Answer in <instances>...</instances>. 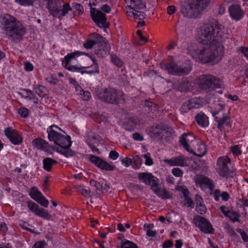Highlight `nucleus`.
<instances>
[{"mask_svg": "<svg viewBox=\"0 0 248 248\" xmlns=\"http://www.w3.org/2000/svg\"><path fill=\"white\" fill-rule=\"evenodd\" d=\"M228 39L224 27L217 21L204 24L198 32L199 45L190 44L188 53L197 62L215 64L222 59L224 53L222 43Z\"/></svg>", "mask_w": 248, "mask_h": 248, "instance_id": "obj_1", "label": "nucleus"}, {"mask_svg": "<svg viewBox=\"0 0 248 248\" xmlns=\"http://www.w3.org/2000/svg\"><path fill=\"white\" fill-rule=\"evenodd\" d=\"M1 33L13 42H20L26 33V29L16 17L5 14L0 16Z\"/></svg>", "mask_w": 248, "mask_h": 248, "instance_id": "obj_2", "label": "nucleus"}, {"mask_svg": "<svg viewBox=\"0 0 248 248\" xmlns=\"http://www.w3.org/2000/svg\"><path fill=\"white\" fill-rule=\"evenodd\" d=\"M83 54L87 55L86 53L79 51H75L74 52L68 54L62 61L63 66L69 71L78 72L81 74H88L92 75L94 73L99 74L98 65L93 59V64L89 66H76L70 64L73 60H75L78 57Z\"/></svg>", "mask_w": 248, "mask_h": 248, "instance_id": "obj_3", "label": "nucleus"}, {"mask_svg": "<svg viewBox=\"0 0 248 248\" xmlns=\"http://www.w3.org/2000/svg\"><path fill=\"white\" fill-rule=\"evenodd\" d=\"M210 1V0H188L187 3L181 5V12L185 17L197 18L209 4Z\"/></svg>", "mask_w": 248, "mask_h": 248, "instance_id": "obj_4", "label": "nucleus"}, {"mask_svg": "<svg viewBox=\"0 0 248 248\" xmlns=\"http://www.w3.org/2000/svg\"><path fill=\"white\" fill-rule=\"evenodd\" d=\"M95 95L101 101L111 104L118 105L124 102V93L115 88H104L95 92Z\"/></svg>", "mask_w": 248, "mask_h": 248, "instance_id": "obj_5", "label": "nucleus"}, {"mask_svg": "<svg viewBox=\"0 0 248 248\" xmlns=\"http://www.w3.org/2000/svg\"><path fill=\"white\" fill-rule=\"evenodd\" d=\"M198 84L201 90L209 93L216 89L221 88L223 82L218 77L211 74H206L199 76Z\"/></svg>", "mask_w": 248, "mask_h": 248, "instance_id": "obj_6", "label": "nucleus"}, {"mask_svg": "<svg viewBox=\"0 0 248 248\" xmlns=\"http://www.w3.org/2000/svg\"><path fill=\"white\" fill-rule=\"evenodd\" d=\"M62 4V1L61 0H50L48 1L47 8L50 14L54 17L61 19L72 10L69 3Z\"/></svg>", "mask_w": 248, "mask_h": 248, "instance_id": "obj_7", "label": "nucleus"}, {"mask_svg": "<svg viewBox=\"0 0 248 248\" xmlns=\"http://www.w3.org/2000/svg\"><path fill=\"white\" fill-rule=\"evenodd\" d=\"M125 1L128 7L127 13L129 16L140 20L145 18V13L140 10L145 9L146 6L141 0H125Z\"/></svg>", "mask_w": 248, "mask_h": 248, "instance_id": "obj_8", "label": "nucleus"}, {"mask_svg": "<svg viewBox=\"0 0 248 248\" xmlns=\"http://www.w3.org/2000/svg\"><path fill=\"white\" fill-rule=\"evenodd\" d=\"M224 105L222 103L217 104V110L214 109L212 111V116L214 117L215 120L217 123V128L222 130L225 125L229 126L230 125V118L225 114L224 112H221L224 108Z\"/></svg>", "mask_w": 248, "mask_h": 248, "instance_id": "obj_9", "label": "nucleus"}, {"mask_svg": "<svg viewBox=\"0 0 248 248\" xmlns=\"http://www.w3.org/2000/svg\"><path fill=\"white\" fill-rule=\"evenodd\" d=\"M165 69L168 73L177 76H184L189 74L191 67L190 66H181L174 62H171L165 66Z\"/></svg>", "mask_w": 248, "mask_h": 248, "instance_id": "obj_10", "label": "nucleus"}, {"mask_svg": "<svg viewBox=\"0 0 248 248\" xmlns=\"http://www.w3.org/2000/svg\"><path fill=\"white\" fill-rule=\"evenodd\" d=\"M193 221L195 226L203 232L209 234L214 233V229L211 223L205 218L200 216H196Z\"/></svg>", "mask_w": 248, "mask_h": 248, "instance_id": "obj_11", "label": "nucleus"}, {"mask_svg": "<svg viewBox=\"0 0 248 248\" xmlns=\"http://www.w3.org/2000/svg\"><path fill=\"white\" fill-rule=\"evenodd\" d=\"M230 162V159L227 156H222L218 158L216 170L220 176L226 177L229 174L230 170L229 165Z\"/></svg>", "mask_w": 248, "mask_h": 248, "instance_id": "obj_12", "label": "nucleus"}, {"mask_svg": "<svg viewBox=\"0 0 248 248\" xmlns=\"http://www.w3.org/2000/svg\"><path fill=\"white\" fill-rule=\"evenodd\" d=\"M91 16L96 25L101 28L108 27L106 15L101 11L91 7Z\"/></svg>", "mask_w": 248, "mask_h": 248, "instance_id": "obj_13", "label": "nucleus"}, {"mask_svg": "<svg viewBox=\"0 0 248 248\" xmlns=\"http://www.w3.org/2000/svg\"><path fill=\"white\" fill-rule=\"evenodd\" d=\"M168 130L163 124H157L150 127L147 130L148 135L155 140H159Z\"/></svg>", "mask_w": 248, "mask_h": 248, "instance_id": "obj_14", "label": "nucleus"}, {"mask_svg": "<svg viewBox=\"0 0 248 248\" xmlns=\"http://www.w3.org/2000/svg\"><path fill=\"white\" fill-rule=\"evenodd\" d=\"M179 142L186 150L189 153H193L192 147L197 141L195 137L192 134L184 133L180 138Z\"/></svg>", "mask_w": 248, "mask_h": 248, "instance_id": "obj_15", "label": "nucleus"}, {"mask_svg": "<svg viewBox=\"0 0 248 248\" xmlns=\"http://www.w3.org/2000/svg\"><path fill=\"white\" fill-rule=\"evenodd\" d=\"M89 158L93 163L101 170L107 171H112L116 168L115 166L114 165L112 162H107L96 156L90 155Z\"/></svg>", "mask_w": 248, "mask_h": 248, "instance_id": "obj_16", "label": "nucleus"}, {"mask_svg": "<svg viewBox=\"0 0 248 248\" xmlns=\"http://www.w3.org/2000/svg\"><path fill=\"white\" fill-rule=\"evenodd\" d=\"M138 179L145 184L151 186V189L159 184V179L151 173H140L138 174Z\"/></svg>", "mask_w": 248, "mask_h": 248, "instance_id": "obj_17", "label": "nucleus"}, {"mask_svg": "<svg viewBox=\"0 0 248 248\" xmlns=\"http://www.w3.org/2000/svg\"><path fill=\"white\" fill-rule=\"evenodd\" d=\"M5 135L14 145H19L22 142V138L20 134L15 129L11 127L5 128L4 130Z\"/></svg>", "mask_w": 248, "mask_h": 248, "instance_id": "obj_18", "label": "nucleus"}, {"mask_svg": "<svg viewBox=\"0 0 248 248\" xmlns=\"http://www.w3.org/2000/svg\"><path fill=\"white\" fill-rule=\"evenodd\" d=\"M29 195L31 197L41 205L47 207L48 206V201L46 199L45 197L39 191L37 187L34 186L31 188L29 191Z\"/></svg>", "mask_w": 248, "mask_h": 248, "instance_id": "obj_19", "label": "nucleus"}, {"mask_svg": "<svg viewBox=\"0 0 248 248\" xmlns=\"http://www.w3.org/2000/svg\"><path fill=\"white\" fill-rule=\"evenodd\" d=\"M28 207L31 212L40 217L47 219L51 217V216L47 210L43 208H39V206L32 201H29L28 202Z\"/></svg>", "mask_w": 248, "mask_h": 248, "instance_id": "obj_20", "label": "nucleus"}, {"mask_svg": "<svg viewBox=\"0 0 248 248\" xmlns=\"http://www.w3.org/2000/svg\"><path fill=\"white\" fill-rule=\"evenodd\" d=\"M228 10L231 17L236 21L241 19L244 15V11L238 4H232L229 7Z\"/></svg>", "mask_w": 248, "mask_h": 248, "instance_id": "obj_21", "label": "nucleus"}, {"mask_svg": "<svg viewBox=\"0 0 248 248\" xmlns=\"http://www.w3.org/2000/svg\"><path fill=\"white\" fill-rule=\"evenodd\" d=\"M187 161L188 158L183 155L164 160V162L165 163L170 166H179L181 167L187 166Z\"/></svg>", "mask_w": 248, "mask_h": 248, "instance_id": "obj_22", "label": "nucleus"}, {"mask_svg": "<svg viewBox=\"0 0 248 248\" xmlns=\"http://www.w3.org/2000/svg\"><path fill=\"white\" fill-rule=\"evenodd\" d=\"M196 183L200 185L201 188L207 187L211 191L214 188V185L212 181L209 178L202 175L197 177Z\"/></svg>", "mask_w": 248, "mask_h": 248, "instance_id": "obj_23", "label": "nucleus"}, {"mask_svg": "<svg viewBox=\"0 0 248 248\" xmlns=\"http://www.w3.org/2000/svg\"><path fill=\"white\" fill-rule=\"evenodd\" d=\"M56 129L61 130V129L55 125H52L49 126L47 129L48 134V138L50 141H53L55 144L56 143L57 140L59 139L62 134L59 133L56 130Z\"/></svg>", "mask_w": 248, "mask_h": 248, "instance_id": "obj_24", "label": "nucleus"}, {"mask_svg": "<svg viewBox=\"0 0 248 248\" xmlns=\"http://www.w3.org/2000/svg\"><path fill=\"white\" fill-rule=\"evenodd\" d=\"M174 88L180 92H186L191 87L189 81L186 78H183L173 83Z\"/></svg>", "mask_w": 248, "mask_h": 248, "instance_id": "obj_25", "label": "nucleus"}, {"mask_svg": "<svg viewBox=\"0 0 248 248\" xmlns=\"http://www.w3.org/2000/svg\"><path fill=\"white\" fill-rule=\"evenodd\" d=\"M197 101L198 100L196 98H192L186 101L181 108V112L186 113L191 108H198L200 104Z\"/></svg>", "mask_w": 248, "mask_h": 248, "instance_id": "obj_26", "label": "nucleus"}, {"mask_svg": "<svg viewBox=\"0 0 248 248\" xmlns=\"http://www.w3.org/2000/svg\"><path fill=\"white\" fill-rule=\"evenodd\" d=\"M152 190L156 195L162 199H169L171 198V195L170 192L165 188L156 186Z\"/></svg>", "mask_w": 248, "mask_h": 248, "instance_id": "obj_27", "label": "nucleus"}, {"mask_svg": "<svg viewBox=\"0 0 248 248\" xmlns=\"http://www.w3.org/2000/svg\"><path fill=\"white\" fill-rule=\"evenodd\" d=\"M32 144L38 149L47 152L49 150L48 143L41 138H37L32 141Z\"/></svg>", "mask_w": 248, "mask_h": 248, "instance_id": "obj_28", "label": "nucleus"}, {"mask_svg": "<svg viewBox=\"0 0 248 248\" xmlns=\"http://www.w3.org/2000/svg\"><path fill=\"white\" fill-rule=\"evenodd\" d=\"M195 201L196 211L201 215L204 214L207 211V208L202 197L197 195L195 197Z\"/></svg>", "mask_w": 248, "mask_h": 248, "instance_id": "obj_29", "label": "nucleus"}, {"mask_svg": "<svg viewBox=\"0 0 248 248\" xmlns=\"http://www.w3.org/2000/svg\"><path fill=\"white\" fill-rule=\"evenodd\" d=\"M195 147V152H193L195 155L199 157H202L207 152V148L206 145L202 142H197Z\"/></svg>", "mask_w": 248, "mask_h": 248, "instance_id": "obj_30", "label": "nucleus"}, {"mask_svg": "<svg viewBox=\"0 0 248 248\" xmlns=\"http://www.w3.org/2000/svg\"><path fill=\"white\" fill-rule=\"evenodd\" d=\"M70 137L69 136L61 135L56 143L61 148H69L71 145Z\"/></svg>", "mask_w": 248, "mask_h": 248, "instance_id": "obj_31", "label": "nucleus"}, {"mask_svg": "<svg viewBox=\"0 0 248 248\" xmlns=\"http://www.w3.org/2000/svg\"><path fill=\"white\" fill-rule=\"evenodd\" d=\"M213 195L215 200L216 202H218L220 200V197L224 201H227L230 198V195L227 192H221L220 190L217 189H216L213 192L211 193Z\"/></svg>", "mask_w": 248, "mask_h": 248, "instance_id": "obj_32", "label": "nucleus"}, {"mask_svg": "<svg viewBox=\"0 0 248 248\" xmlns=\"http://www.w3.org/2000/svg\"><path fill=\"white\" fill-rule=\"evenodd\" d=\"M90 183L91 186L95 187L97 191L99 192H107L109 188V186L107 185L102 184L93 179L90 180Z\"/></svg>", "mask_w": 248, "mask_h": 248, "instance_id": "obj_33", "label": "nucleus"}, {"mask_svg": "<svg viewBox=\"0 0 248 248\" xmlns=\"http://www.w3.org/2000/svg\"><path fill=\"white\" fill-rule=\"evenodd\" d=\"M195 120L199 125L202 127H206L209 124L208 117L203 113H199L195 117Z\"/></svg>", "mask_w": 248, "mask_h": 248, "instance_id": "obj_34", "label": "nucleus"}, {"mask_svg": "<svg viewBox=\"0 0 248 248\" xmlns=\"http://www.w3.org/2000/svg\"><path fill=\"white\" fill-rule=\"evenodd\" d=\"M33 90L41 97H45L47 92V90L45 86L39 84H34L33 85Z\"/></svg>", "mask_w": 248, "mask_h": 248, "instance_id": "obj_35", "label": "nucleus"}, {"mask_svg": "<svg viewBox=\"0 0 248 248\" xmlns=\"http://www.w3.org/2000/svg\"><path fill=\"white\" fill-rule=\"evenodd\" d=\"M43 168L47 171H51L53 165L56 164L57 161L56 160L49 157H46L43 159Z\"/></svg>", "mask_w": 248, "mask_h": 248, "instance_id": "obj_36", "label": "nucleus"}, {"mask_svg": "<svg viewBox=\"0 0 248 248\" xmlns=\"http://www.w3.org/2000/svg\"><path fill=\"white\" fill-rule=\"evenodd\" d=\"M93 36H94L95 39H98L99 41V46L102 50H106L105 48L107 47V46H110L109 44L106 41L105 39L98 34L94 33Z\"/></svg>", "mask_w": 248, "mask_h": 248, "instance_id": "obj_37", "label": "nucleus"}, {"mask_svg": "<svg viewBox=\"0 0 248 248\" xmlns=\"http://www.w3.org/2000/svg\"><path fill=\"white\" fill-rule=\"evenodd\" d=\"M110 59L112 62L117 67H121L123 64L124 62L117 55L115 54L110 55Z\"/></svg>", "mask_w": 248, "mask_h": 248, "instance_id": "obj_38", "label": "nucleus"}, {"mask_svg": "<svg viewBox=\"0 0 248 248\" xmlns=\"http://www.w3.org/2000/svg\"><path fill=\"white\" fill-rule=\"evenodd\" d=\"M93 33L92 34V37L93 39V40H88L86 42V43L84 44V46L87 49H91L92 48L95 44H98L99 41L97 39H95L94 36H93Z\"/></svg>", "mask_w": 248, "mask_h": 248, "instance_id": "obj_39", "label": "nucleus"}, {"mask_svg": "<svg viewBox=\"0 0 248 248\" xmlns=\"http://www.w3.org/2000/svg\"><path fill=\"white\" fill-rule=\"evenodd\" d=\"M110 48V46H107V47L105 48L106 50H103L101 48H99L95 50V53L99 57H105L109 51Z\"/></svg>", "mask_w": 248, "mask_h": 248, "instance_id": "obj_40", "label": "nucleus"}, {"mask_svg": "<svg viewBox=\"0 0 248 248\" xmlns=\"http://www.w3.org/2000/svg\"><path fill=\"white\" fill-rule=\"evenodd\" d=\"M69 148H62L60 150H57V152L64 155L66 157L71 156L73 155V152Z\"/></svg>", "mask_w": 248, "mask_h": 248, "instance_id": "obj_41", "label": "nucleus"}, {"mask_svg": "<svg viewBox=\"0 0 248 248\" xmlns=\"http://www.w3.org/2000/svg\"><path fill=\"white\" fill-rule=\"evenodd\" d=\"M121 248H139L134 243L129 240H125L123 242Z\"/></svg>", "mask_w": 248, "mask_h": 248, "instance_id": "obj_42", "label": "nucleus"}, {"mask_svg": "<svg viewBox=\"0 0 248 248\" xmlns=\"http://www.w3.org/2000/svg\"><path fill=\"white\" fill-rule=\"evenodd\" d=\"M230 218L231 221L232 222H235L236 221L239 222V218L240 217L239 214L236 212H230L229 211V214L227 216Z\"/></svg>", "mask_w": 248, "mask_h": 248, "instance_id": "obj_43", "label": "nucleus"}, {"mask_svg": "<svg viewBox=\"0 0 248 248\" xmlns=\"http://www.w3.org/2000/svg\"><path fill=\"white\" fill-rule=\"evenodd\" d=\"M19 4L24 6H30L33 5L36 0H15Z\"/></svg>", "mask_w": 248, "mask_h": 248, "instance_id": "obj_44", "label": "nucleus"}, {"mask_svg": "<svg viewBox=\"0 0 248 248\" xmlns=\"http://www.w3.org/2000/svg\"><path fill=\"white\" fill-rule=\"evenodd\" d=\"M231 151L233 155H241L242 151L241 149L238 145H235L232 146L231 148Z\"/></svg>", "mask_w": 248, "mask_h": 248, "instance_id": "obj_45", "label": "nucleus"}, {"mask_svg": "<svg viewBox=\"0 0 248 248\" xmlns=\"http://www.w3.org/2000/svg\"><path fill=\"white\" fill-rule=\"evenodd\" d=\"M144 158L145 159V164L148 166H151L153 164V159L151 158L150 154L147 153L143 155Z\"/></svg>", "mask_w": 248, "mask_h": 248, "instance_id": "obj_46", "label": "nucleus"}, {"mask_svg": "<svg viewBox=\"0 0 248 248\" xmlns=\"http://www.w3.org/2000/svg\"><path fill=\"white\" fill-rule=\"evenodd\" d=\"M18 112L21 117L24 118L27 117L29 114L28 109L25 108H19Z\"/></svg>", "mask_w": 248, "mask_h": 248, "instance_id": "obj_47", "label": "nucleus"}, {"mask_svg": "<svg viewBox=\"0 0 248 248\" xmlns=\"http://www.w3.org/2000/svg\"><path fill=\"white\" fill-rule=\"evenodd\" d=\"M237 232L240 233L242 239L245 242H248V235L245 232L241 229H237Z\"/></svg>", "mask_w": 248, "mask_h": 248, "instance_id": "obj_48", "label": "nucleus"}, {"mask_svg": "<svg viewBox=\"0 0 248 248\" xmlns=\"http://www.w3.org/2000/svg\"><path fill=\"white\" fill-rule=\"evenodd\" d=\"M24 91L26 93V95L25 98L31 100L34 98V94L32 91L29 89H24Z\"/></svg>", "mask_w": 248, "mask_h": 248, "instance_id": "obj_49", "label": "nucleus"}, {"mask_svg": "<svg viewBox=\"0 0 248 248\" xmlns=\"http://www.w3.org/2000/svg\"><path fill=\"white\" fill-rule=\"evenodd\" d=\"M46 80L52 84H56L58 83V80L56 78L54 77L52 75L48 76L46 78Z\"/></svg>", "mask_w": 248, "mask_h": 248, "instance_id": "obj_50", "label": "nucleus"}, {"mask_svg": "<svg viewBox=\"0 0 248 248\" xmlns=\"http://www.w3.org/2000/svg\"><path fill=\"white\" fill-rule=\"evenodd\" d=\"M172 174L176 177L182 176L183 173V171L178 168H175L172 170Z\"/></svg>", "mask_w": 248, "mask_h": 248, "instance_id": "obj_51", "label": "nucleus"}, {"mask_svg": "<svg viewBox=\"0 0 248 248\" xmlns=\"http://www.w3.org/2000/svg\"><path fill=\"white\" fill-rule=\"evenodd\" d=\"M122 164H124L125 167H127L132 163V159L128 157H126L122 159Z\"/></svg>", "mask_w": 248, "mask_h": 248, "instance_id": "obj_52", "label": "nucleus"}, {"mask_svg": "<svg viewBox=\"0 0 248 248\" xmlns=\"http://www.w3.org/2000/svg\"><path fill=\"white\" fill-rule=\"evenodd\" d=\"M119 157V154L115 151L112 150L109 152V158L115 160Z\"/></svg>", "mask_w": 248, "mask_h": 248, "instance_id": "obj_53", "label": "nucleus"}, {"mask_svg": "<svg viewBox=\"0 0 248 248\" xmlns=\"http://www.w3.org/2000/svg\"><path fill=\"white\" fill-rule=\"evenodd\" d=\"M132 138L134 140L137 141H142L144 140L142 135L139 133H134L133 134Z\"/></svg>", "mask_w": 248, "mask_h": 248, "instance_id": "obj_54", "label": "nucleus"}, {"mask_svg": "<svg viewBox=\"0 0 248 248\" xmlns=\"http://www.w3.org/2000/svg\"><path fill=\"white\" fill-rule=\"evenodd\" d=\"M100 9L103 12L106 13H109L110 12V11H111V8H110V7L107 4L103 5L100 7Z\"/></svg>", "mask_w": 248, "mask_h": 248, "instance_id": "obj_55", "label": "nucleus"}, {"mask_svg": "<svg viewBox=\"0 0 248 248\" xmlns=\"http://www.w3.org/2000/svg\"><path fill=\"white\" fill-rule=\"evenodd\" d=\"M24 65L25 69L27 71H31L33 69V65L29 62H26Z\"/></svg>", "mask_w": 248, "mask_h": 248, "instance_id": "obj_56", "label": "nucleus"}, {"mask_svg": "<svg viewBox=\"0 0 248 248\" xmlns=\"http://www.w3.org/2000/svg\"><path fill=\"white\" fill-rule=\"evenodd\" d=\"M227 230L228 234L232 236V237H235L236 236H237V234L235 232L233 229L230 227V226L228 225L227 226Z\"/></svg>", "mask_w": 248, "mask_h": 248, "instance_id": "obj_57", "label": "nucleus"}, {"mask_svg": "<svg viewBox=\"0 0 248 248\" xmlns=\"http://www.w3.org/2000/svg\"><path fill=\"white\" fill-rule=\"evenodd\" d=\"M73 7L79 12V13H81L83 11L82 6L79 3H73Z\"/></svg>", "mask_w": 248, "mask_h": 248, "instance_id": "obj_58", "label": "nucleus"}, {"mask_svg": "<svg viewBox=\"0 0 248 248\" xmlns=\"http://www.w3.org/2000/svg\"><path fill=\"white\" fill-rule=\"evenodd\" d=\"M46 243L44 241H39L36 243L32 248H44Z\"/></svg>", "mask_w": 248, "mask_h": 248, "instance_id": "obj_59", "label": "nucleus"}, {"mask_svg": "<svg viewBox=\"0 0 248 248\" xmlns=\"http://www.w3.org/2000/svg\"><path fill=\"white\" fill-rule=\"evenodd\" d=\"M180 189L183 194L184 197L185 198L188 197L187 196L189 193L188 189L185 187H180Z\"/></svg>", "mask_w": 248, "mask_h": 248, "instance_id": "obj_60", "label": "nucleus"}, {"mask_svg": "<svg viewBox=\"0 0 248 248\" xmlns=\"http://www.w3.org/2000/svg\"><path fill=\"white\" fill-rule=\"evenodd\" d=\"M91 97V93L88 91H84L83 93V99L84 100H88Z\"/></svg>", "mask_w": 248, "mask_h": 248, "instance_id": "obj_61", "label": "nucleus"}, {"mask_svg": "<svg viewBox=\"0 0 248 248\" xmlns=\"http://www.w3.org/2000/svg\"><path fill=\"white\" fill-rule=\"evenodd\" d=\"M156 234V232L155 231L151 229H147L146 230V235L149 237H154Z\"/></svg>", "mask_w": 248, "mask_h": 248, "instance_id": "obj_62", "label": "nucleus"}, {"mask_svg": "<svg viewBox=\"0 0 248 248\" xmlns=\"http://www.w3.org/2000/svg\"><path fill=\"white\" fill-rule=\"evenodd\" d=\"M175 7L174 6H169L167 8V12L168 14L171 15L175 12Z\"/></svg>", "mask_w": 248, "mask_h": 248, "instance_id": "obj_63", "label": "nucleus"}, {"mask_svg": "<svg viewBox=\"0 0 248 248\" xmlns=\"http://www.w3.org/2000/svg\"><path fill=\"white\" fill-rule=\"evenodd\" d=\"M241 51L244 55V56L248 59V47H241Z\"/></svg>", "mask_w": 248, "mask_h": 248, "instance_id": "obj_64", "label": "nucleus"}]
</instances>
